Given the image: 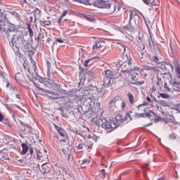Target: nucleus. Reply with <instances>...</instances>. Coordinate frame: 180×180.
<instances>
[{
    "instance_id": "f257e3e1",
    "label": "nucleus",
    "mask_w": 180,
    "mask_h": 180,
    "mask_svg": "<svg viewBox=\"0 0 180 180\" xmlns=\"http://www.w3.org/2000/svg\"><path fill=\"white\" fill-rule=\"evenodd\" d=\"M19 29H20V26L12 23L8 25L5 20H3L1 23H0V33H2V34L8 39H11V36H13L15 32H18Z\"/></svg>"
},
{
    "instance_id": "f03ea898",
    "label": "nucleus",
    "mask_w": 180,
    "mask_h": 180,
    "mask_svg": "<svg viewBox=\"0 0 180 180\" xmlns=\"http://www.w3.org/2000/svg\"><path fill=\"white\" fill-rule=\"evenodd\" d=\"M23 40H25V38H23V35L13 34L11 41V46L15 54H16V56L20 58H23V54H22L20 51V48L23 44Z\"/></svg>"
},
{
    "instance_id": "7ed1b4c3",
    "label": "nucleus",
    "mask_w": 180,
    "mask_h": 180,
    "mask_svg": "<svg viewBox=\"0 0 180 180\" xmlns=\"http://www.w3.org/2000/svg\"><path fill=\"white\" fill-rule=\"evenodd\" d=\"M124 120L122 118V115H117L112 120L108 121L104 119V122L103 124V129H105L107 131H113L116 127H119V124L122 123Z\"/></svg>"
},
{
    "instance_id": "20e7f679",
    "label": "nucleus",
    "mask_w": 180,
    "mask_h": 180,
    "mask_svg": "<svg viewBox=\"0 0 180 180\" xmlns=\"http://www.w3.org/2000/svg\"><path fill=\"white\" fill-rule=\"evenodd\" d=\"M170 70H173L172 64L162 62L159 63L156 68L158 75H165L168 74Z\"/></svg>"
},
{
    "instance_id": "39448f33",
    "label": "nucleus",
    "mask_w": 180,
    "mask_h": 180,
    "mask_svg": "<svg viewBox=\"0 0 180 180\" xmlns=\"http://www.w3.org/2000/svg\"><path fill=\"white\" fill-rule=\"evenodd\" d=\"M89 89L90 90L89 94H92V97L87 98L85 101V103H89V109H92L95 106V96L98 95V88L96 86H94L92 85L89 86Z\"/></svg>"
},
{
    "instance_id": "423d86ee",
    "label": "nucleus",
    "mask_w": 180,
    "mask_h": 180,
    "mask_svg": "<svg viewBox=\"0 0 180 180\" xmlns=\"http://www.w3.org/2000/svg\"><path fill=\"white\" fill-rule=\"evenodd\" d=\"M13 18H15V19H18L20 20L21 16L15 11L10 10L3 11V20H7V22H9V20L13 19Z\"/></svg>"
},
{
    "instance_id": "0eeeda50",
    "label": "nucleus",
    "mask_w": 180,
    "mask_h": 180,
    "mask_svg": "<svg viewBox=\"0 0 180 180\" xmlns=\"http://www.w3.org/2000/svg\"><path fill=\"white\" fill-rule=\"evenodd\" d=\"M144 113H140V115L137 114L136 117H139L140 116L141 117H144L146 116L147 117H149L150 120H155V122L157 123V122H160L161 120V117L156 115V113L154 111L149 110L148 112L146 111V108H143Z\"/></svg>"
},
{
    "instance_id": "6e6552de",
    "label": "nucleus",
    "mask_w": 180,
    "mask_h": 180,
    "mask_svg": "<svg viewBox=\"0 0 180 180\" xmlns=\"http://www.w3.org/2000/svg\"><path fill=\"white\" fill-rule=\"evenodd\" d=\"M176 72L178 75L177 78L171 80L170 84L173 86L174 91L176 92H180V68L176 67Z\"/></svg>"
},
{
    "instance_id": "1a4fd4ad",
    "label": "nucleus",
    "mask_w": 180,
    "mask_h": 180,
    "mask_svg": "<svg viewBox=\"0 0 180 180\" xmlns=\"http://www.w3.org/2000/svg\"><path fill=\"white\" fill-rule=\"evenodd\" d=\"M92 5L96 8H106V9H109V8H110L111 6L109 1H106L103 0H94L92 2Z\"/></svg>"
},
{
    "instance_id": "9d476101",
    "label": "nucleus",
    "mask_w": 180,
    "mask_h": 180,
    "mask_svg": "<svg viewBox=\"0 0 180 180\" xmlns=\"http://www.w3.org/2000/svg\"><path fill=\"white\" fill-rule=\"evenodd\" d=\"M21 50L25 53V54L27 53V51L32 49V44L29 43V41L27 40H22V44L20 46Z\"/></svg>"
},
{
    "instance_id": "9b49d317",
    "label": "nucleus",
    "mask_w": 180,
    "mask_h": 180,
    "mask_svg": "<svg viewBox=\"0 0 180 180\" xmlns=\"http://www.w3.org/2000/svg\"><path fill=\"white\" fill-rule=\"evenodd\" d=\"M104 77L106 78H110V79H113L115 77H116V73L112 71L110 69L105 70L103 73Z\"/></svg>"
},
{
    "instance_id": "f8f14e48",
    "label": "nucleus",
    "mask_w": 180,
    "mask_h": 180,
    "mask_svg": "<svg viewBox=\"0 0 180 180\" xmlns=\"http://www.w3.org/2000/svg\"><path fill=\"white\" fill-rule=\"evenodd\" d=\"M27 71L32 77L34 75H37V67L36 66L35 62H32V68H27Z\"/></svg>"
},
{
    "instance_id": "ddd939ff",
    "label": "nucleus",
    "mask_w": 180,
    "mask_h": 180,
    "mask_svg": "<svg viewBox=\"0 0 180 180\" xmlns=\"http://www.w3.org/2000/svg\"><path fill=\"white\" fill-rule=\"evenodd\" d=\"M32 13L34 18V23H37V20L41 17V11L38 8H35Z\"/></svg>"
},
{
    "instance_id": "4468645a",
    "label": "nucleus",
    "mask_w": 180,
    "mask_h": 180,
    "mask_svg": "<svg viewBox=\"0 0 180 180\" xmlns=\"http://www.w3.org/2000/svg\"><path fill=\"white\" fill-rule=\"evenodd\" d=\"M131 79L134 81V84L137 85H143L144 84V80L139 81V73H134L131 76Z\"/></svg>"
},
{
    "instance_id": "2eb2a0df",
    "label": "nucleus",
    "mask_w": 180,
    "mask_h": 180,
    "mask_svg": "<svg viewBox=\"0 0 180 180\" xmlns=\"http://www.w3.org/2000/svg\"><path fill=\"white\" fill-rule=\"evenodd\" d=\"M55 129L57 130L58 133L60 134L61 137H67V132L62 127H58L56 124H54Z\"/></svg>"
},
{
    "instance_id": "dca6fc26",
    "label": "nucleus",
    "mask_w": 180,
    "mask_h": 180,
    "mask_svg": "<svg viewBox=\"0 0 180 180\" xmlns=\"http://www.w3.org/2000/svg\"><path fill=\"white\" fill-rule=\"evenodd\" d=\"M47 65V77L49 81H51V74H53V71L51 70V63L50 61L46 60Z\"/></svg>"
},
{
    "instance_id": "f3484780",
    "label": "nucleus",
    "mask_w": 180,
    "mask_h": 180,
    "mask_svg": "<svg viewBox=\"0 0 180 180\" xmlns=\"http://www.w3.org/2000/svg\"><path fill=\"white\" fill-rule=\"evenodd\" d=\"M99 58H99V56H94L89 58L88 60L84 61V67H89V65H92V61H94V60H98Z\"/></svg>"
},
{
    "instance_id": "a211bd4d",
    "label": "nucleus",
    "mask_w": 180,
    "mask_h": 180,
    "mask_svg": "<svg viewBox=\"0 0 180 180\" xmlns=\"http://www.w3.org/2000/svg\"><path fill=\"white\" fill-rule=\"evenodd\" d=\"M15 79L18 84H22L23 79H25V76L22 73H16L15 76Z\"/></svg>"
},
{
    "instance_id": "6ab92c4d",
    "label": "nucleus",
    "mask_w": 180,
    "mask_h": 180,
    "mask_svg": "<svg viewBox=\"0 0 180 180\" xmlns=\"http://www.w3.org/2000/svg\"><path fill=\"white\" fill-rule=\"evenodd\" d=\"M167 123H172L173 126H176V124H178V122L175 120V117L172 115H168L167 117Z\"/></svg>"
},
{
    "instance_id": "aec40b11",
    "label": "nucleus",
    "mask_w": 180,
    "mask_h": 180,
    "mask_svg": "<svg viewBox=\"0 0 180 180\" xmlns=\"http://www.w3.org/2000/svg\"><path fill=\"white\" fill-rule=\"evenodd\" d=\"M135 27H136V20H134V22L132 24L131 21H130L129 20V22L128 25L124 27V29L129 32V30H132V29H135Z\"/></svg>"
},
{
    "instance_id": "412c9836",
    "label": "nucleus",
    "mask_w": 180,
    "mask_h": 180,
    "mask_svg": "<svg viewBox=\"0 0 180 180\" xmlns=\"http://www.w3.org/2000/svg\"><path fill=\"white\" fill-rule=\"evenodd\" d=\"M146 50V46L144 44H139L138 46V51H139V54H141V56H139L140 58H143V52Z\"/></svg>"
},
{
    "instance_id": "4be33fe9",
    "label": "nucleus",
    "mask_w": 180,
    "mask_h": 180,
    "mask_svg": "<svg viewBox=\"0 0 180 180\" xmlns=\"http://www.w3.org/2000/svg\"><path fill=\"white\" fill-rule=\"evenodd\" d=\"M103 43H105V41H103L102 40L96 41L93 46V50H96L98 49H101V47H102V44H103Z\"/></svg>"
},
{
    "instance_id": "5701e85b",
    "label": "nucleus",
    "mask_w": 180,
    "mask_h": 180,
    "mask_svg": "<svg viewBox=\"0 0 180 180\" xmlns=\"http://www.w3.org/2000/svg\"><path fill=\"white\" fill-rule=\"evenodd\" d=\"M82 18L85 19V20H88L89 22H96V19L94 18L92 15H86V14H82Z\"/></svg>"
},
{
    "instance_id": "b1692460",
    "label": "nucleus",
    "mask_w": 180,
    "mask_h": 180,
    "mask_svg": "<svg viewBox=\"0 0 180 180\" xmlns=\"http://www.w3.org/2000/svg\"><path fill=\"white\" fill-rule=\"evenodd\" d=\"M127 98L131 105H134V102H137V100H134V96H133V94H131V93L127 94Z\"/></svg>"
},
{
    "instance_id": "393cba45",
    "label": "nucleus",
    "mask_w": 180,
    "mask_h": 180,
    "mask_svg": "<svg viewBox=\"0 0 180 180\" xmlns=\"http://www.w3.org/2000/svg\"><path fill=\"white\" fill-rule=\"evenodd\" d=\"M21 147L22 148L21 154L22 155H25V154H26L27 151H29V146H27L26 143H22Z\"/></svg>"
},
{
    "instance_id": "a878e982",
    "label": "nucleus",
    "mask_w": 180,
    "mask_h": 180,
    "mask_svg": "<svg viewBox=\"0 0 180 180\" xmlns=\"http://www.w3.org/2000/svg\"><path fill=\"white\" fill-rule=\"evenodd\" d=\"M111 79H112L104 76L103 84L104 88H106L108 85H110Z\"/></svg>"
},
{
    "instance_id": "bb28decb",
    "label": "nucleus",
    "mask_w": 180,
    "mask_h": 180,
    "mask_svg": "<svg viewBox=\"0 0 180 180\" xmlns=\"http://www.w3.org/2000/svg\"><path fill=\"white\" fill-rule=\"evenodd\" d=\"M136 15H137V11H136V10L130 11V14H129L130 22H131V20H133V19H134V18L136 17Z\"/></svg>"
},
{
    "instance_id": "cd10ccee",
    "label": "nucleus",
    "mask_w": 180,
    "mask_h": 180,
    "mask_svg": "<svg viewBox=\"0 0 180 180\" xmlns=\"http://www.w3.org/2000/svg\"><path fill=\"white\" fill-rule=\"evenodd\" d=\"M104 121H105V119L99 118L98 120H96L95 123L96 126H98V127H101V126L103 127Z\"/></svg>"
},
{
    "instance_id": "c85d7f7f",
    "label": "nucleus",
    "mask_w": 180,
    "mask_h": 180,
    "mask_svg": "<svg viewBox=\"0 0 180 180\" xmlns=\"http://www.w3.org/2000/svg\"><path fill=\"white\" fill-rule=\"evenodd\" d=\"M27 30H28L29 36L32 39L34 34V32H33V30L32 29L30 24L27 25Z\"/></svg>"
},
{
    "instance_id": "c756f323",
    "label": "nucleus",
    "mask_w": 180,
    "mask_h": 180,
    "mask_svg": "<svg viewBox=\"0 0 180 180\" xmlns=\"http://www.w3.org/2000/svg\"><path fill=\"white\" fill-rule=\"evenodd\" d=\"M40 171L42 174H47V172H49L47 170V164L42 165Z\"/></svg>"
},
{
    "instance_id": "7c9ffc66",
    "label": "nucleus",
    "mask_w": 180,
    "mask_h": 180,
    "mask_svg": "<svg viewBox=\"0 0 180 180\" xmlns=\"http://www.w3.org/2000/svg\"><path fill=\"white\" fill-rule=\"evenodd\" d=\"M122 122L123 123L124 122H126V120H127V119H129V120H131V117H130V112H127L126 113V116H122Z\"/></svg>"
},
{
    "instance_id": "2f4dec72",
    "label": "nucleus",
    "mask_w": 180,
    "mask_h": 180,
    "mask_svg": "<svg viewBox=\"0 0 180 180\" xmlns=\"http://www.w3.org/2000/svg\"><path fill=\"white\" fill-rule=\"evenodd\" d=\"M155 0H143V2H144V4H146V5H150V6H153V5H155L154 4V1Z\"/></svg>"
},
{
    "instance_id": "473e14b6",
    "label": "nucleus",
    "mask_w": 180,
    "mask_h": 180,
    "mask_svg": "<svg viewBox=\"0 0 180 180\" xmlns=\"http://www.w3.org/2000/svg\"><path fill=\"white\" fill-rule=\"evenodd\" d=\"M158 98H162L163 99H168L169 98V95L165 94V93H160L159 95H158Z\"/></svg>"
},
{
    "instance_id": "72a5a7b5",
    "label": "nucleus",
    "mask_w": 180,
    "mask_h": 180,
    "mask_svg": "<svg viewBox=\"0 0 180 180\" xmlns=\"http://www.w3.org/2000/svg\"><path fill=\"white\" fill-rule=\"evenodd\" d=\"M40 23L41 25V26H50L51 25V22L49 21V20H41Z\"/></svg>"
},
{
    "instance_id": "f704fd0d",
    "label": "nucleus",
    "mask_w": 180,
    "mask_h": 180,
    "mask_svg": "<svg viewBox=\"0 0 180 180\" xmlns=\"http://www.w3.org/2000/svg\"><path fill=\"white\" fill-rule=\"evenodd\" d=\"M176 134L175 132H173L169 135V140H176Z\"/></svg>"
},
{
    "instance_id": "c9c22d12",
    "label": "nucleus",
    "mask_w": 180,
    "mask_h": 180,
    "mask_svg": "<svg viewBox=\"0 0 180 180\" xmlns=\"http://www.w3.org/2000/svg\"><path fill=\"white\" fill-rule=\"evenodd\" d=\"M28 57L30 58V60H32V57H33V56H34V52L33 51V50L29 49L28 51H27V53Z\"/></svg>"
},
{
    "instance_id": "e433bc0d",
    "label": "nucleus",
    "mask_w": 180,
    "mask_h": 180,
    "mask_svg": "<svg viewBox=\"0 0 180 180\" xmlns=\"http://www.w3.org/2000/svg\"><path fill=\"white\" fill-rule=\"evenodd\" d=\"M148 46L150 49H153V47H154V42L153 41V38L151 37V35L150 38H149L148 39Z\"/></svg>"
},
{
    "instance_id": "4c0bfd02",
    "label": "nucleus",
    "mask_w": 180,
    "mask_h": 180,
    "mask_svg": "<svg viewBox=\"0 0 180 180\" xmlns=\"http://www.w3.org/2000/svg\"><path fill=\"white\" fill-rule=\"evenodd\" d=\"M134 74H139L140 72H141L143 71V69L139 68V67H135L134 68Z\"/></svg>"
},
{
    "instance_id": "58836bf2",
    "label": "nucleus",
    "mask_w": 180,
    "mask_h": 180,
    "mask_svg": "<svg viewBox=\"0 0 180 180\" xmlns=\"http://www.w3.org/2000/svg\"><path fill=\"white\" fill-rule=\"evenodd\" d=\"M117 44L120 46V47H121V49H123V53H126V45L122 42H118Z\"/></svg>"
},
{
    "instance_id": "ea45409f",
    "label": "nucleus",
    "mask_w": 180,
    "mask_h": 180,
    "mask_svg": "<svg viewBox=\"0 0 180 180\" xmlns=\"http://www.w3.org/2000/svg\"><path fill=\"white\" fill-rule=\"evenodd\" d=\"M75 147L78 150H82L84 148V143H75Z\"/></svg>"
},
{
    "instance_id": "a19ab883",
    "label": "nucleus",
    "mask_w": 180,
    "mask_h": 180,
    "mask_svg": "<svg viewBox=\"0 0 180 180\" xmlns=\"http://www.w3.org/2000/svg\"><path fill=\"white\" fill-rule=\"evenodd\" d=\"M43 157V155L41 154V152L37 150V160H41V158Z\"/></svg>"
},
{
    "instance_id": "79ce46f5",
    "label": "nucleus",
    "mask_w": 180,
    "mask_h": 180,
    "mask_svg": "<svg viewBox=\"0 0 180 180\" xmlns=\"http://www.w3.org/2000/svg\"><path fill=\"white\" fill-rule=\"evenodd\" d=\"M91 0H82V4L84 5H92V3L90 1Z\"/></svg>"
},
{
    "instance_id": "37998d69",
    "label": "nucleus",
    "mask_w": 180,
    "mask_h": 180,
    "mask_svg": "<svg viewBox=\"0 0 180 180\" xmlns=\"http://www.w3.org/2000/svg\"><path fill=\"white\" fill-rule=\"evenodd\" d=\"M147 105H148V103L147 102H144L143 104H141L138 106V110H140V109H141V108H143V106H147Z\"/></svg>"
},
{
    "instance_id": "c03bdc74",
    "label": "nucleus",
    "mask_w": 180,
    "mask_h": 180,
    "mask_svg": "<svg viewBox=\"0 0 180 180\" xmlns=\"http://www.w3.org/2000/svg\"><path fill=\"white\" fill-rule=\"evenodd\" d=\"M100 174L103 175L104 178H106V172L105 171V169L100 170Z\"/></svg>"
},
{
    "instance_id": "a18cd8bd",
    "label": "nucleus",
    "mask_w": 180,
    "mask_h": 180,
    "mask_svg": "<svg viewBox=\"0 0 180 180\" xmlns=\"http://www.w3.org/2000/svg\"><path fill=\"white\" fill-rule=\"evenodd\" d=\"M89 139H91L94 141H98V137L96 135L89 136Z\"/></svg>"
},
{
    "instance_id": "49530a36",
    "label": "nucleus",
    "mask_w": 180,
    "mask_h": 180,
    "mask_svg": "<svg viewBox=\"0 0 180 180\" xmlns=\"http://www.w3.org/2000/svg\"><path fill=\"white\" fill-rule=\"evenodd\" d=\"M164 86H165V89H166V91H167L169 92V91H171V89H169V86H168V84L165 83Z\"/></svg>"
},
{
    "instance_id": "de8ad7c7",
    "label": "nucleus",
    "mask_w": 180,
    "mask_h": 180,
    "mask_svg": "<svg viewBox=\"0 0 180 180\" xmlns=\"http://www.w3.org/2000/svg\"><path fill=\"white\" fill-rule=\"evenodd\" d=\"M6 88H10V89H13L15 91V87L12 86L11 84L9 82L7 83Z\"/></svg>"
},
{
    "instance_id": "09e8293b",
    "label": "nucleus",
    "mask_w": 180,
    "mask_h": 180,
    "mask_svg": "<svg viewBox=\"0 0 180 180\" xmlns=\"http://www.w3.org/2000/svg\"><path fill=\"white\" fill-rule=\"evenodd\" d=\"M4 20V12L1 13V9H0V23Z\"/></svg>"
},
{
    "instance_id": "8fccbe9b",
    "label": "nucleus",
    "mask_w": 180,
    "mask_h": 180,
    "mask_svg": "<svg viewBox=\"0 0 180 180\" xmlns=\"http://www.w3.org/2000/svg\"><path fill=\"white\" fill-rule=\"evenodd\" d=\"M20 2L21 3L22 6L24 7L25 4H27V0H20Z\"/></svg>"
},
{
    "instance_id": "3c124183",
    "label": "nucleus",
    "mask_w": 180,
    "mask_h": 180,
    "mask_svg": "<svg viewBox=\"0 0 180 180\" xmlns=\"http://www.w3.org/2000/svg\"><path fill=\"white\" fill-rule=\"evenodd\" d=\"M122 65H123V61L120 60L117 63V67H118V68H120V67H122Z\"/></svg>"
},
{
    "instance_id": "603ef678",
    "label": "nucleus",
    "mask_w": 180,
    "mask_h": 180,
    "mask_svg": "<svg viewBox=\"0 0 180 180\" xmlns=\"http://www.w3.org/2000/svg\"><path fill=\"white\" fill-rule=\"evenodd\" d=\"M53 140L56 142L58 143V135H54L53 136Z\"/></svg>"
},
{
    "instance_id": "864d4df0",
    "label": "nucleus",
    "mask_w": 180,
    "mask_h": 180,
    "mask_svg": "<svg viewBox=\"0 0 180 180\" xmlns=\"http://www.w3.org/2000/svg\"><path fill=\"white\" fill-rule=\"evenodd\" d=\"M3 105H4V106H8V100H5L4 99L3 101H1Z\"/></svg>"
},
{
    "instance_id": "5fc2aeb1",
    "label": "nucleus",
    "mask_w": 180,
    "mask_h": 180,
    "mask_svg": "<svg viewBox=\"0 0 180 180\" xmlns=\"http://www.w3.org/2000/svg\"><path fill=\"white\" fill-rule=\"evenodd\" d=\"M67 13H68V11H63L60 17L64 18L65 16H67Z\"/></svg>"
},
{
    "instance_id": "6e6d98bb",
    "label": "nucleus",
    "mask_w": 180,
    "mask_h": 180,
    "mask_svg": "<svg viewBox=\"0 0 180 180\" xmlns=\"http://www.w3.org/2000/svg\"><path fill=\"white\" fill-rule=\"evenodd\" d=\"M36 88H37L38 89H39V91H42V92H44V89L41 88V87H39V86L36 84H34Z\"/></svg>"
},
{
    "instance_id": "4d7b16f0",
    "label": "nucleus",
    "mask_w": 180,
    "mask_h": 180,
    "mask_svg": "<svg viewBox=\"0 0 180 180\" xmlns=\"http://www.w3.org/2000/svg\"><path fill=\"white\" fill-rule=\"evenodd\" d=\"M121 108L122 109H124L126 108V104L124 103V101H122L121 103Z\"/></svg>"
},
{
    "instance_id": "13d9d810",
    "label": "nucleus",
    "mask_w": 180,
    "mask_h": 180,
    "mask_svg": "<svg viewBox=\"0 0 180 180\" xmlns=\"http://www.w3.org/2000/svg\"><path fill=\"white\" fill-rule=\"evenodd\" d=\"M41 34H38V37H37V43H39V42H40V39H41Z\"/></svg>"
},
{
    "instance_id": "bf43d9fd",
    "label": "nucleus",
    "mask_w": 180,
    "mask_h": 180,
    "mask_svg": "<svg viewBox=\"0 0 180 180\" xmlns=\"http://www.w3.org/2000/svg\"><path fill=\"white\" fill-rule=\"evenodd\" d=\"M153 60L155 61V63H158V61H159L158 57L154 56L153 57Z\"/></svg>"
},
{
    "instance_id": "052dcab7",
    "label": "nucleus",
    "mask_w": 180,
    "mask_h": 180,
    "mask_svg": "<svg viewBox=\"0 0 180 180\" xmlns=\"http://www.w3.org/2000/svg\"><path fill=\"white\" fill-rule=\"evenodd\" d=\"M110 106H113L115 105V100H110Z\"/></svg>"
},
{
    "instance_id": "680f3d73",
    "label": "nucleus",
    "mask_w": 180,
    "mask_h": 180,
    "mask_svg": "<svg viewBox=\"0 0 180 180\" xmlns=\"http://www.w3.org/2000/svg\"><path fill=\"white\" fill-rule=\"evenodd\" d=\"M56 41H58V43H64V41H63L61 39H57Z\"/></svg>"
},
{
    "instance_id": "e2e57ef3",
    "label": "nucleus",
    "mask_w": 180,
    "mask_h": 180,
    "mask_svg": "<svg viewBox=\"0 0 180 180\" xmlns=\"http://www.w3.org/2000/svg\"><path fill=\"white\" fill-rule=\"evenodd\" d=\"M61 20H63V17H60L58 20V23L60 25L61 23Z\"/></svg>"
},
{
    "instance_id": "0e129e2a",
    "label": "nucleus",
    "mask_w": 180,
    "mask_h": 180,
    "mask_svg": "<svg viewBox=\"0 0 180 180\" xmlns=\"http://www.w3.org/2000/svg\"><path fill=\"white\" fill-rule=\"evenodd\" d=\"M4 120V115H2L1 113H0V122H2Z\"/></svg>"
},
{
    "instance_id": "69168bd1",
    "label": "nucleus",
    "mask_w": 180,
    "mask_h": 180,
    "mask_svg": "<svg viewBox=\"0 0 180 180\" xmlns=\"http://www.w3.org/2000/svg\"><path fill=\"white\" fill-rule=\"evenodd\" d=\"M86 162H88V159L83 160L82 164H86Z\"/></svg>"
},
{
    "instance_id": "338daca9",
    "label": "nucleus",
    "mask_w": 180,
    "mask_h": 180,
    "mask_svg": "<svg viewBox=\"0 0 180 180\" xmlns=\"http://www.w3.org/2000/svg\"><path fill=\"white\" fill-rule=\"evenodd\" d=\"M33 153H34L33 149L30 148V153L31 154V155H33Z\"/></svg>"
},
{
    "instance_id": "774afa93",
    "label": "nucleus",
    "mask_w": 180,
    "mask_h": 180,
    "mask_svg": "<svg viewBox=\"0 0 180 180\" xmlns=\"http://www.w3.org/2000/svg\"><path fill=\"white\" fill-rule=\"evenodd\" d=\"M146 101H148V102H151V98H150L148 96H147Z\"/></svg>"
}]
</instances>
